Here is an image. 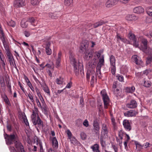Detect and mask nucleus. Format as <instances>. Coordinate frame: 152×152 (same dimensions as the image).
I'll return each mask as SVG.
<instances>
[{"mask_svg": "<svg viewBox=\"0 0 152 152\" xmlns=\"http://www.w3.org/2000/svg\"><path fill=\"white\" fill-rule=\"evenodd\" d=\"M38 108L34 107V109L32 111L31 118L33 124L34 125L37 124L38 126L39 127L43 126V124L38 116Z\"/></svg>", "mask_w": 152, "mask_h": 152, "instance_id": "obj_1", "label": "nucleus"}, {"mask_svg": "<svg viewBox=\"0 0 152 152\" xmlns=\"http://www.w3.org/2000/svg\"><path fill=\"white\" fill-rule=\"evenodd\" d=\"M88 44L87 42H85L81 44L80 50L85 55V58L87 60L91 59L94 54V52L88 48Z\"/></svg>", "mask_w": 152, "mask_h": 152, "instance_id": "obj_2", "label": "nucleus"}, {"mask_svg": "<svg viewBox=\"0 0 152 152\" xmlns=\"http://www.w3.org/2000/svg\"><path fill=\"white\" fill-rule=\"evenodd\" d=\"M109 130V128L108 125L104 124H102L100 138V143L102 147H104L105 145V139L108 137Z\"/></svg>", "mask_w": 152, "mask_h": 152, "instance_id": "obj_3", "label": "nucleus"}, {"mask_svg": "<svg viewBox=\"0 0 152 152\" xmlns=\"http://www.w3.org/2000/svg\"><path fill=\"white\" fill-rule=\"evenodd\" d=\"M138 40L140 41L142 43V45L140 48V49L146 54H150L151 53L152 50L151 48H148L147 39L141 37L139 38Z\"/></svg>", "mask_w": 152, "mask_h": 152, "instance_id": "obj_4", "label": "nucleus"}, {"mask_svg": "<svg viewBox=\"0 0 152 152\" xmlns=\"http://www.w3.org/2000/svg\"><path fill=\"white\" fill-rule=\"evenodd\" d=\"M69 59L71 64L73 66L75 74L77 75L78 74L79 62L75 58V55L73 53H70Z\"/></svg>", "mask_w": 152, "mask_h": 152, "instance_id": "obj_5", "label": "nucleus"}, {"mask_svg": "<svg viewBox=\"0 0 152 152\" xmlns=\"http://www.w3.org/2000/svg\"><path fill=\"white\" fill-rule=\"evenodd\" d=\"M96 59L94 58L92 62H89L88 64V70L86 74V78L88 81H89L90 77V73L94 74L95 71L94 69L95 68L96 65Z\"/></svg>", "mask_w": 152, "mask_h": 152, "instance_id": "obj_6", "label": "nucleus"}, {"mask_svg": "<svg viewBox=\"0 0 152 152\" xmlns=\"http://www.w3.org/2000/svg\"><path fill=\"white\" fill-rule=\"evenodd\" d=\"M5 138L6 139V144L10 145L15 143L18 139L17 135L16 134H13L9 135L6 134L4 135Z\"/></svg>", "mask_w": 152, "mask_h": 152, "instance_id": "obj_7", "label": "nucleus"}, {"mask_svg": "<svg viewBox=\"0 0 152 152\" xmlns=\"http://www.w3.org/2000/svg\"><path fill=\"white\" fill-rule=\"evenodd\" d=\"M101 93L104 102V108L105 109H107L110 102L109 98L107 95L105 90L104 89L102 90Z\"/></svg>", "mask_w": 152, "mask_h": 152, "instance_id": "obj_8", "label": "nucleus"}, {"mask_svg": "<svg viewBox=\"0 0 152 152\" xmlns=\"http://www.w3.org/2000/svg\"><path fill=\"white\" fill-rule=\"evenodd\" d=\"M99 62L98 63L96 67V73L99 77L100 78V69L102 66L103 65L104 63V57L103 56L99 58Z\"/></svg>", "mask_w": 152, "mask_h": 152, "instance_id": "obj_9", "label": "nucleus"}, {"mask_svg": "<svg viewBox=\"0 0 152 152\" xmlns=\"http://www.w3.org/2000/svg\"><path fill=\"white\" fill-rule=\"evenodd\" d=\"M119 0H107L105 3V7L108 8H110L116 5Z\"/></svg>", "mask_w": 152, "mask_h": 152, "instance_id": "obj_10", "label": "nucleus"}, {"mask_svg": "<svg viewBox=\"0 0 152 152\" xmlns=\"http://www.w3.org/2000/svg\"><path fill=\"white\" fill-rule=\"evenodd\" d=\"M129 39L133 42V45L135 47H137L138 46V42L136 41V39L135 35L131 32H130L128 35Z\"/></svg>", "mask_w": 152, "mask_h": 152, "instance_id": "obj_11", "label": "nucleus"}, {"mask_svg": "<svg viewBox=\"0 0 152 152\" xmlns=\"http://www.w3.org/2000/svg\"><path fill=\"white\" fill-rule=\"evenodd\" d=\"M0 38L2 41L4 47L9 45L7 42L6 41L4 34L1 25L0 24Z\"/></svg>", "mask_w": 152, "mask_h": 152, "instance_id": "obj_12", "label": "nucleus"}, {"mask_svg": "<svg viewBox=\"0 0 152 152\" xmlns=\"http://www.w3.org/2000/svg\"><path fill=\"white\" fill-rule=\"evenodd\" d=\"M62 58V52L59 51L58 53L57 56L55 57L56 67L58 68L61 66V62Z\"/></svg>", "mask_w": 152, "mask_h": 152, "instance_id": "obj_13", "label": "nucleus"}, {"mask_svg": "<svg viewBox=\"0 0 152 152\" xmlns=\"http://www.w3.org/2000/svg\"><path fill=\"white\" fill-rule=\"evenodd\" d=\"M132 58L134 61L135 63L137 65L141 66H143V63L142 61L140 58L137 55H134L132 56Z\"/></svg>", "mask_w": 152, "mask_h": 152, "instance_id": "obj_14", "label": "nucleus"}, {"mask_svg": "<svg viewBox=\"0 0 152 152\" xmlns=\"http://www.w3.org/2000/svg\"><path fill=\"white\" fill-rule=\"evenodd\" d=\"M123 125L125 129L128 131H130L132 129L130 122L129 121L125 119L123 123Z\"/></svg>", "mask_w": 152, "mask_h": 152, "instance_id": "obj_15", "label": "nucleus"}, {"mask_svg": "<svg viewBox=\"0 0 152 152\" xmlns=\"http://www.w3.org/2000/svg\"><path fill=\"white\" fill-rule=\"evenodd\" d=\"M14 6L15 7H21L25 5L24 0H15L14 2Z\"/></svg>", "mask_w": 152, "mask_h": 152, "instance_id": "obj_16", "label": "nucleus"}, {"mask_svg": "<svg viewBox=\"0 0 152 152\" xmlns=\"http://www.w3.org/2000/svg\"><path fill=\"white\" fill-rule=\"evenodd\" d=\"M16 148L20 150L21 152H25L24 148L21 143L18 140L15 143Z\"/></svg>", "mask_w": 152, "mask_h": 152, "instance_id": "obj_17", "label": "nucleus"}, {"mask_svg": "<svg viewBox=\"0 0 152 152\" xmlns=\"http://www.w3.org/2000/svg\"><path fill=\"white\" fill-rule=\"evenodd\" d=\"M144 11V8L141 6L135 7L133 9V12L134 13L138 14L142 13Z\"/></svg>", "mask_w": 152, "mask_h": 152, "instance_id": "obj_18", "label": "nucleus"}, {"mask_svg": "<svg viewBox=\"0 0 152 152\" xmlns=\"http://www.w3.org/2000/svg\"><path fill=\"white\" fill-rule=\"evenodd\" d=\"M94 127L93 130L96 134H98L99 131V126L98 123L96 121H94L93 123Z\"/></svg>", "mask_w": 152, "mask_h": 152, "instance_id": "obj_19", "label": "nucleus"}, {"mask_svg": "<svg viewBox=\"0 0 152 152\" xmlns=\"http://www.w3.org/2000/svg\"><path fill=\"white\" fill-rule=\"evenodd\" d=\"M137 105L136 102L134 100H132L130 102L126 104V107L129 108H135Z\"/></svg>", "mask_w": 152, "mask_h": 152, "instance_id": "obj_20", "label": "nucleus"}, {"mask_svg": "<svg viewBox=\"0 0 152 152\" xmlns=\"http://www.w3.org/2000/svg\"><path fill=\"white\" fill-rule=\"evenodd\" d=\"M137 112L134 110H130L124 113V115L127 117H132L137 114Z\"/></svg>", "mask_w": 152, "mask_h": 152, "instance_id": "obj_21", "label": "nucleus"}, {"mask_svg": "<svg viewBox=\"0 0 152 152\" xmlns=\"http://www.w3.org/2000/svg\"><path fill=\"white\" fill-rule=\"evenodd\" d=\"M6 51V54L7 55L8 60L13 58V57L11 54L9 48V45L4 47Z\"/></svg>", "mask_w": 152, "mask_h": 152, "instance_id": "obj_22", "label": "nucleus"}, {"mask_svg": "<svg viewBox=\"0 0 152 152\" xmlns=\"http://www.w3.org/2000/svg\"><path fill=\"white\" fill-rule=\"evenodd\" d=\"M126 19L128 21L135 20L137 19V17L133 15H128L126 17Z\"/></svg>", "mask_w": 152, "mask_h": 152, "instance_id": "obj_23", "label": "nucleus"}, {"mask_svg": "<svg viewBox=\"0 0 152 152\" xmlns=\"http://www.w3.org/2000/svg\"><path fill=\"white\" fill-rule=\"evenodd\" d=\"M53 147L55 149H56L58 147V143L56 137H53L51 139Z\"/></svg>", "mask_w": 152, "mask_h": 152, "instance_id": "obj_24", "label": "nucleus"}, {"mask_svg": "<svg viewBox=\"0 0 152 152\" xmlns=\"http://www.w3.org/2000/svg\"><path fill=\"white\" fill-rule=\"evenodd\" d=\"M93 152H100L99 150V145L98 144H95L91 147Z\"/></svg>", "mask_w": 152, "mask_h": 152, "instance_id": "obj_25", "label": "nucleus"}, {"mask_svg": "<svg viewBox=\"0 0 152 152\" xmlns=\"http://www.w3.org/2000/svg\"><path fill=\"white\" fill-rule=\"evenodd\" d=\"M134 143L136 145V148L138 151H141L143 148V145H141L138 142L136 141H134Z\"/></svg>", "mask_w": 152, "mask_h": 152, "instance_id": "obj_26", "label": "nucleus"}, {"mask_svg": "<svg viewBox=\"0 0 152 152\" xmlns=\"http://www.w3.org/2000/svg\"><path fill=\"white\" fill-rule=\"evenodd\" d=\"M71 143L75 145H78L79 142L74 137H73L69 139Z\"/></svg>", "mask_w": 152, "mask_h": 152, "instance_id": "obj_27", "label": "nucleus"}, {"mask_svg": "<svg viewBox=\"0 0 152 152\" xmlns=\"http://www.w3.org/2000/svg\"><path fill=\"white\" fill-rule=\"evenodd\" d=\"M28 21L32 26H35L37 25V22L33 18H29Z\"/></svg>", "mask_w": 152, "mask_h": 152, "instance_id": "obj_28", "label": "nucleus"}, {"mask_svg": "<svg viewBox=\"0 0 152 152\" xmlns=\"http://www.w3.org/2000/svg\"><path fill=\"white\" fill-rule=\"evenodd\" d=\"M28 21H25L23 20L21 21L20 26L23 28H26L28 27Z\"/></svg>", "mask_w": 152, "mask_h": 152, "instance_id": "obj_29", "label": "nucleus"}, {"mask_svg": "<svg viewBox=\"0 0 152 152\" xmlns=\"http://www.w3.org/2000/svg\"><path fill=\"white\" fill-rule=\"evenodd\" d=\"M135 87L134 86L132 87H127L125 88L126 91L127 93H132L135 91Z\"/></svg>", "mask_w": 152, "mask_h": 152, "instance_id": "obj_30", "label": "nucleus"}, {"mask_svg": "<svg viewBox=\"0 0 152 152\" xmlns=\"http://www.w3.org/2000/svg\"><path fill=\"white\" fill-rule=\"evenodd\" d=\"M105 23V22L103 20H100V21L96 22L94 23L93 26V27L91 28H96L98 26L102 25L103 24Z\"/></svg>", "mask_w": 152, "mask_h": 152, "instance_id": "obj_31", "label": "nucleus"}, {"mask_svg": "<svg viewBox=\"0 0 152 152\" xmlns=\"http://www.w3.org/2000/svg\"><path fill=\"white\" fill-rule=\"evenodd\" d=\"M42 89L48 95L50 96V90L48 87L47 85H44L43 86Z\"/></svg>", "mask_w": 152, "mask_h": 152, "instance_id": "obj_32", "label": "nucleus"}, {"mask_svg": "<svg viewBox=\"0 0 152 152\" xmlns=\"http://www.w3.org/2000/svg\"><path fill=\"white\" fill-rule=\"evenodd\" d=\"M110 62L111 66L115 65V57L113 55H111L110 57Z\"/></svg>", "mask_w": 152, "mask_h": 152, "instance_id": "obj_33", "label": "nucleus"}, {"mask_svg": "<svg viewBox=\"0 0 152 152\" xmlns=\"http://www.w3.org/2000/svg\"><path fill=\"white\" fill-rule=\"evenodd\" d=\"M64 81L63 78L62 77H59L57 78L56 80V82L58 85H62L63 84Z\"/></svg>", "mask_w": 152, "mask_h": 152, "instance_id": "obj_34", "label": "nucleus"}, {"mask_svg": "<svg viewBox=\"0 0 152 152\" xmlns=\"http://www.w3.org/2000/svg\"><path fill=\"white\" fill-rule=\"evenodd\" d=\"M2 97L5 103L8 105H9L10 104V102L7 96L5 94H4L2 95Z\"/></svg>", "mask_w": 152, "mask_h": 152, "instance_id": "obj_35", "label": "nucleus"}, {"mask_svg": "<svg viewBox=\"0 0 152 152\" xmlns=\"http://www.w3.org/2000/svg\"><path fill=\"white\" fill-rule=\"evenodd\" d=\"M8 61L10 65L11 66L14 67L16 66V64L14 58L8 59Z\"/></svg>", "mask_w": 152, "mask_h": 152, "instance_id": "obj_36", "label": "nucleus"}, {"mask_svg": "<svg viewBox=\"0 0 152 152\" xmlns=\"http://www.w3.org/2000/svg\"><path fill=\"white\" fill-rule=\"evenodd\" d=\"M73 3V0H65L64 4L67 7L71 6Z\"/></svg>", "mask_w": 152, "mask_h": 152, "instance_id": "obj_37", "label": "nucleus"}, {"mask_svg": "<svg viewBox=\"0 0 152 152\" xmlns=\"http://www.w3.org/2000/svg\"><path fill=\"white\" fill-rule=\"evenodd\" d=\"M116 38L118 41L121 40L122 42L125 43L126 42H127V40L126 39H125L124 38L121 37L118 34H117Z\"/></svg>", "mask_w": 152, "mask_h": 152, "instance_id": "obj_38", "label": "nucleus"}, {"mask_svg": "<svg viewBox=\"0 0 152 152\" xmlns=\"http://www.w3.org/2000/svg\"><path fill=\"white\" fill-rule=\"evenodd\" d=\"M126 133L122 130H120L118 131V136L120 137L121 140H122L123 136L124 135H125Z\"/></svg>", "mask_w": 152, "mask_h": 152, "instance_id": "obj_39", "label": "nucleus"}, {"mask_svg": "<svg viewBox=\"0 0 152 152\" xmlns=\"http://www.w3.org/2000/svg\"><path fill=\"white\" fill-rule=\"evenodd\" d=\"M91 75L92 76V77L90 81V84L92 86H94V80H95V78L94 76V74H93V73H90V76Z\"/></svg>", "mask_w": 152, "mask_h": 152, "instance_id": "obj_40", "label": "nucleus"}, {"mask_svg": "<svg viewBox=\"0 0 152 152\" xmlns=\"http://www.w3.org/2000/svg\"><path fill=\"white\" fill-rule=\"evenodd\" d=\"M8 25L10 26L14 27L15 26V23L13 20H11L8 22H7Z\"/></svg>", "mask_w": 152, "mask_h": 152, "instance_id": "obj_41", "label": "nucleus"}, {"mask_svg": "<svg viewBox=\"0 0 152 152\" xmlns=\"http://www.w3.org/2000/svg\"><path fill=\"white\" fill-rule=\"evenodd\" d=\"M42 0H31V3L33 5H38Z\"/></svg>", "mask_w": 152, "mask_h": 152, "instance_id": "obj_42", "label": "nucleus"}, {"mask_svg": "<svg viewBox=\"0 0 152 152\" xmlns=\"http://www.w3.org/2000/svg\"><path fill=\"white\" fill-rule=\"evenodd\" d=\"M146 11L148 15L152 17V7L147 8L146 9Z\"/></svg>", "mask_w": 152, "mask_h": 152, "instance_id": "obj_43", "label": "nucleus"}, {"mask_svg": "<svg viewBox=\"0 0 152 152\" xmlns=\"http://www.w3.org/2000/svg\"><path fill=\"white\" fill-rule=\"evenodd\" d=\"M116 77L117 79L120 82H123L124 80V77L123 76L120 75L118 74Z\"/></svg>", "mask_w": 152, "mask_h": 152, "instance_id": "obj_44", "label": "nucleus"}, {"mask_svg": "<svg viewBox=\"0 0 152 152\" xmlns=\"http://www.w3.org/2000/svg\"><path fill=\"white\" fill-rule=\"evenodd\" d=\"M151 85V83L150 81L148 80H146L144 81V86L145 87H150Z\"/></svg>", "mask_w": 152, "mask_h": 152, "instance_id": "obj_45", "label": "nucleus"}, {"mask_svg": "<svg viewBox=\"0 0 152 152\" xmlns=\"http://www.w3.org/2000/svg\"><path fill=\"white\" fill-rule=\"evenodd\" d=\"M46 54L48 55H50L52 54V50L49 47H46Z\"/></svg>", "mask_w": 152, "mask_h": 152, "instance_id": "obj_46", "label": "nucleus"}, {"mask_svg": "<svg viewBox=\"0 0 152 152\" xmlns=\"http://www.w3.org/2000/svg\"><path fill=\"white\" fill-rule=\"evenodd\" d=\"M66 133L68 135V138L69 139L73 137L72 134L69 130L67 129L66 131Z\"/></svg>", "mask_w": 152, "mask_h": 152, "instance_id": "obj_47", "label": "nucleus"}, {"mask_svg": "<svg viewBox=\"0 0 152 152\" xmlns=\"http://www.w3.org/2000/svg\"><path fill=\"white\" fill-rule=\"evenodd\" d=\"M111 72L112 74L114 75L116 72L115 65L114 66H111Z\"/></svg>", "mask_w": 152, "mask_h": 152, "instance_id": "obj_48", "label": "nucleus"}, {"mask_svg": "<svg viewBox=\"0 0 152 152\" xmlns=\"http://www.w3.org/2000/svg\"><path fill=\"white\" fill-rule=\"evenodd\" d=\"M23 33L25 36L26 37H29L31 34L30 32L29 31L27 30H25L23 32Z\"/></svg>", "mask_w": 152, "mask_h": 152, "instance_id": "obj_49", "label": "nucleus"}, {"mask_svg": "<svg viewBox=\"0 0 152 152\" xmlns=\"http://www.w3.org/2000/svg\"><path fill=\"white\" fill-rule=\"evenodd\" d=\"M37 145L38 146H39L40 148L39 152H44L42 142H41L39 141V143H37Z\"/></svg>", "mask_w": 152, "mask_h": 152, "instance_id": "obj_50", "label": "nucleus"}, {"mask_svg": "<svg viewBox=\"0 0 152 152\" xmlns=\"http://www.w3.org/2000/svg\"><path fill=\"white\" fill-rule=\"evenodd\" d=\"M27 96L29 98L31 101L32 102H34V100L33 98V96L32 94L30 93H29L28 94Z\"/></svg>", "mask_w": 152, "mask_h": 152, "instance_id": "obj_51", "label": "nucleus"}, {"mask_svg": "<svg viewBox=\"0 0 152 152\" xmlns=\"http://www.w3.org/2000/svg\"><path fill=\"white\" fill-rule=\"evenodd\" d=\"M2 67L4 69L5 68V64L4 60L1 61V62H0V67Z\"/></svg>", "mask_w": 152, "mask_h": 152, "instance_id": "obj_52", "label": "nucleus"}, {"mask_svg": "<svg viewBox=\"0 0 152 152\" xmlns=\"http://www.w3.org/2000/svg\"><path fill=\"white\" fill-rule=\"evenodd\" d=\"M81 139L83 140H85L86 138V136L85 133L83 132H81L80 134Z\"/></svg>", "mask_w": 152, "mask_h": 152, "instance_id": "obj_53", "label": "nucleus"}, {"mask_svg": "<svg viewBox=\"0 0 152 152\" xmlns=\"http://www.w3.org/2000/svg\"><path fill=\"white\" fill-rule=\"evenodd\" d=\"M36 102L38 106L40 108L42 109V107L41 104V103L39 101V99L36 97Z\"/></svg>", "mask_w": 152, "mask_h": 152, "instance_id": "obj_54", "label": "nucleus"}, {"mask_svg": "<svg viewBox=\"0 0 152 152\" xmlns=\"http://www.w3.org/2000/svg\"><path fill=\"white\" fill-rule=\"evenodd\" d=\"M83 125L86 127H88L89 126L88 122L87 119L84 120L83 123Z\"/></svg>", "mask_w": 152, "mask_h": 152, "instance_id": "obj_55", "label": "nucleus"}, {"mask_svg": "<svg viewBox=\"0 0 152 152\" xmlns=\"http://www.w3.org/2000/svg\"><path fill=\"white\" fill-rule=\"evenodd\" d=\"M72 83L70 81L69 82L66 86L65 88H70L72 87Z\"/></svg>", "mask_w": 152, "mask_h": 152, "instance_id": "obj_56", "label": "nucleus"}, {"mask_svg": "<svg viewBox=\"0 0 152 152\" xmlns=\"http://www.w3.org/2000/svg\"><path fill=\"white\" fill-rule=\"evenodd\" d=\"M45 66L47 67L49 69H53L54 66L52 65H51L50 64H47L45 65Z\"/></svg>", "mask_w": 152, "mask_h": 152, "instance_id": "obj_57", "label": "nucleus"}, {"mask_svg": "<svg viewBox=\"0 0 152 152\" xmlns=\"http://www.w3.org/2000/svg\"><path fill=\"white\" fill-rule=\"evenodd\" d=\"M9 149L11 152H17L14 147H9Z\"/></svg>", "mask_w": 152, "mask_h": 152, "instance_id": "obj_58", "label": "nucleus"}, {"mask_svg": "<svg viewBox=\"0 0 152 152\" xmlns=\"http://www.w3.org/2000/svg\"><path fill=\"white\" fill-rule=\"evenodd\" d=\"M0 58L1 61L4 60V55L2 53L1 51H0Z\"/></svg>", "mask_w": 152, "mask_h": 152, "instance_id": "obj_59", "label": "nucleus"}, {"mask_svg": "<svg viewBox=\"0 0 152 152\" xmlns=\"http://www.w3.org/2000/svg\"><path fill=\"white\" fill-rule=\"evenodd\" d=\"M112 147L114 150L115 152H118V149L117 146L115 145H112Z\"/></svg>", "mask_w": 152, "mask_h": 152, "instance_id": "obj_60", "label": "nucleus"}, {"mask_svg": "<svg viewBox=\"0 0 152 152\" xmlns=\"http://www.w3.org/2000/svg\"><path fill=\"white\" fill-rule=\"evenodd\" d=\"M143 147L144 146L145 148H147L148 147H150V143L148 142H146L143 145Z\"/></svg>", "mask_w": 152, "mask_h": 152, "instance_id": "obj_61", "label": "nucleus"}, {"mask_svg": "<svg viewBox=\"0 0 152 152\" xmlns=\"http://www.w3.org/2000/svg\"><path fill=\"white\" fill-rule=\"evenodd\" d=\"M150 72H151V71L150 70H145L143 72V74L147 75Z\"/></svg>", "mask_w": 152, "mask_h": 152, "instance_id": "obj_62", "label": "nucleus"}, {"mask_svg": "<svg viewBox=\"0 0 152 152\" xmlns=\"http://www.w3.org/2000/svg\"><path fill=\"white\" fill-rule=\"evenodd\" d=\"M125 135L126 136V140L125 141L128 142L130 139V137L129 136L128 134H127L126 133V134Z\"/></svg>", "mask_w": 152, "mask_h": 152, "instance_id": "obj_63", "label": "nucleus"}, {"mask_svg": "<svg viewBox=\"0 0 152 152\" xmlns=\"http://www.w3.org/2000/svg\"><path fill=\"white\" fill-rule=\"evenodd\" d=\"M33 77L35 81L38 84L40 83L39 81L37 79V78L35 76H33Z\"/></svg>", "mask_w": 152, "mask_h": 152, "instance_id": "obj_64", "label": "nucleus"}]
</instances>
